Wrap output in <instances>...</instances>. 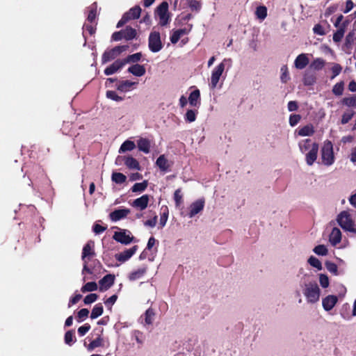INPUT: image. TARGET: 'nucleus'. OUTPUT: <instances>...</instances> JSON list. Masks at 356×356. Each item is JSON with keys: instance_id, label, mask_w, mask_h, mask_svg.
Wrapping results in <instances>:
<instances>
[{"instance_id": "2f4dec72", "label": "nucleus", "mask_w": 356, "mask_h": 356, "mask_svg": "<svg viewBox=\"0 0 356 356\" xmlns=\"http://www.w3.org/2000/svg\"><path fill=\"white\" fill-rule=\"evenodd\" d=\"M97 5L96 2L93 3L88 7L89 12H88L87 20L89 22L92 23L95 20L96 17H97Z\"/></svg>"}, {"instance_id": "774afa93", "label": "nucleus", "mask_w": 356, "mask_h": 356, "mask_svg": "<svg viewBox=\"0 0 356 356\" xmlns=\"http://www.w3.org/2000/svg\"><path fill=\"white\" fill-rule=\"evenodd\" d=\"M124 33H123V31L122 30L120 31H116V32H114L113 34H112V36H111V38L114 41H120L121 40L122 38H124V36H123Z\"/></svg>"}, {"instance_id": "393cba45", "label": "nucleus", "mask_w": 356, "mask_h": 356, "mask_svg": "<svg viewBox=\"0 0 356 356\" xmlns=\"http://www.w3.org/2000/svg\"><path fill=\"white\" fill-rule=\"evenodd\" d=\"M138 148L140 151L148 154L150 152V141L147 138H140L137 141Z\"/></svg>"}, {"instance_id": "cd10ccee", "label": "nucleus", "mask_w": 356, "mask_h": 356, "mask_svg": "<svg viewBox=\"0 0 356 356\" xmlns=\"http://www.w3.org/2000/svg\"><path fill=\"white\" fill-rule=\"evenodd\" d=\"M347 26V23L344 22L343 23L339 28L337 29V31L334 33L333 35V40L335 42H339L341 41L342 38H343L346 28Z\"/></svg>"}, {"instance_id": "f257e3e1", "label": "nucleus", "mask_w": 356, "mask_h": 356, "mask_svg": "<svg viewBox=\"0 0 356 356\" xmlns=\"http://www.w3.org/2000/svg\"><path fill=\"white\" fill-rule=\"evenodd\" d=\"M94 248L95 242L92 240L88 241L83 248L81 259L83 261V267L82 270V274H92V270L88 267V264L90 257H92L95 255Z\"/></svg>"}, {"instance_id": "473e14b6", "label": "nucleus", "mask_w": 356, "mask_h": 356, "mask_svg": "<svg viewBox=\"0 0 356 356\" xmlns=\"http://www.w3.org/2000/svg\"><path fill=\"white\" fill-rule=\"evenodd\" d=\"M148 186V181L144 180L140 183H136L131 188L133 193H141L146 190Z\"/></svg>"}, {"instance_id": "a18cd8bd", "label": "nucleus", "mask_w": 356, "mask_h": 356, "mask_svg": "<svg viewBox=\"0 0 356 356\" xmlns=\"http://www.w3.org/2000/svg\"><path fill=\"white\" fill-rule=\"evenodd\" d=\"M197 111L194 110H188L185 115V120L188 122H193L196 119V113Z\"/></svg>"}, {"instance_id": "f704fd0d", "label": "nucleus", "mask_w": 356, "mask_h": 356, "mask_svg": "<svg viewBox=\"0 0 356 356\" xmlns=\"http://www.w3.org/2000/svg\"><path fill=\"white\" fill-rule=\"evenodd\" d=\"M136 147V145L134 141L127 140H125L120 146L119 152H124L127 151H131Z\"/></svg>"}, {"instance_id": "412c9836", "label": "nucleus", "mask_w": 356, "mask_h": 356, "mask_svg": "<svg viewBox=\"0 0 356 356\" xmlns=\"http://www.w3.org/2000/svg\"><path fill=\"white\" fill-rule=\"evenodd\" d=\"M309 58L306 54H301L296 58L294 65L297 69L302 70L309 64Z\"/></svg>"}, {"instance_id": "bf43d9fd", "label": "nucleus", "mask_w": 356, "mask_h": 356, "mask_svg": "<svg viewBox=\"0 0 356 356\" xmlns=\"http://www.w3.org/2000/svg\"><path fill=\"white\" fill-rule=\"evenodd\" d=\"M319 282L323 288H327L329 286V279L326 275L321 274L319 277Z\"/></svg>"}, {"instance_id": "e2e57ef3", "label": "nucleus", "mask_w": 356, "mask_h": 356, "mask_svg": "<svg viewBox=\"0 0 356 356\" xmlns=\"http://www.w3.org/2000/svg\"><path fill=\"white\" fill-rule=\"evenodd\" d=\"M354 41V33L350 32L346 37L345 45L349 48Z\"/></svg>"}, {"instance_id": "ddd939ff", "label": "nucleus", "mask_w": 356, "mask_h": 356, "mask_svg": "<svg viewBox=\"0 0 356 356\" xmlns=\"http://www.w3.org/2000/svg\"><path fill=\"white\" fill-rule=\"evenodd\" d=\"M138 250V245H134L132 248L127 249L119 254H115V259L120 262H125L129 259Z\"/></svg>"}, {"instance_id": "72a5a7b5", "label": "nucleus", "mask_w": 356, "mask_h": 356, "mask_svg": "<svg viewBox=\"0 0 356 356\" xmlns=\"http://www.w3.org/2000/svg\"><path fill=\"white\" fill-rule=\"evenodd\" d=\"M104 312V307L102 303L96 304L93 309H92V312L90 314V318L92 319H95L100 316Z\"/></svg>"}, {"instance_id": "c756f323", "label": "nucleus", "mask_w": 356, "mask_h": 356, "mask_svg": "<svg viewBox=\"0 0 356 356\" xmlns=\"http://www.w3.org/2000/svg\"><path fill=\"white\" fill-rule=\"evenodd\" d=\"M146 271H147L146 267L138 268V270L131 272L129 275V280L130 281H134V280H138V279L141 278L145 274Z\"/></svg>"}, {"instance_id": "6ab92c4d", "label": "nucleus", "mask_w": 356, "mask_h": 356, "mask_svg": "<svg viewBox=\"0 0 356 356\" xmlns=\"http://www.w3.org/2000/svg\"><path fill=\"white\" fill-rule=\"evenodd\" d=\"M43 175V169L39 165H33L31 170L28 173V177L31 181L42 177Z\"/></svg>"}, {"instance_id": "dca6fc26", "label": "nucleus", "mask_w": 356, "mask_h": 356, "mask_svg": "<svg viewBox=\"0 0 356 356\" xmlns=\"http://www.w3.org/2000/svg\"><path fill=\"white\" fill-rule=\"evenodd\" d=\"M129 213L130 209H115L110 213L109 217L113 222H116L126 218Z\"/></svg>"}, {"instance_id": "a19ab883", "label": "nucleus", "mask_w": 356, "mask_h": 356, "mask_svg": "<svg viewBox=\"0 0 356 356\" xmlns=\"http://www.w3.org/2000/svg\"><path fill=\"white\" fill-rule=\"evenodd\" d=\"M255 13L259 19H264L267 16V8L264 6H258Z\"/></svg>"}, {"instance_id": "2eb2a0df", "label": "nucleus", "mask_w": 356, "mask_h": 356, "mask_svg": "<svg viewBox=\"0 0 356 356\" xmlns=\"http://www.w3.org/2000/svg\"><path fill=\"white\" fill-rule=\"evenodd\" d=\"M204 207V200H197V201L193 202L190 206V211L188 213V216L190 218H193L196 214L199 213L202 211Z\"/></svg>"}, {"instance_id": "680f3d73", "label": "nucleus", "mask_w": 356, "mask_h": 356, "mask_svg": "<svg viewBox=\"0 0 356 356\" xmlns=\"http://www.w3.org/2000/svg\"><path fill=\"white\" fill-rule=\"evenodd\" d=\"M107 229V227H104L99 224L95 223L92 227L93 232L97 234H101Z\"/></svg>"}, {"instance_id": "39448f33", "label": "nucleus", "mask_w": 356, "mask_h": 356, "mask_svg": "<svg viewBox=\"0 0 356 356\" xmlns=\"http://www.w3.org/2000/svg\"><path fill=\"white\" fill-rule=\"evenodd\" d=\"M148 47L149 50L153 53L159 52L163 49V44L161 42L159 32L152 31L149 33L148 38Z\"/></svg>"}, {"instance_id": "b1692460", "label": "nucleus", "mask_w": 356, "mask_h": 356, "mask_svg": "<svg viewBox=\"0 0 356 356\" xmlns=\"http://www.w3.org/2000/svg\"><path fill=\"white\" fill-rule=\"evenodd\" d=\"M127 71L136 76H142L146 72L145 67L143 65L139 64H134L130 66Z\"/></svg>"}, {"instance_id": "f8f14e48", "label": "nucleus", "mask_w": 356, "mask_h": 356, "mask_svg": "<svg viewBox=\"0 0 356 356\" xmlns=\"http://www.w3.org/2000/svg\"><path fill=\"white\" fill-rule=\"evenodd\" d=\"M149 196L147 194L134 200L131 205L140 211L145 209L149 204Z\"/></svg>"}, {"instance_id": "9b49d317", "label": "nucleus", "mask_w": 356, "mask_h": 356, "mask_svg": "<svg viewBox=\"0 0 356 356\" xmlns=\"http://www.w3.org/2000/svg\"><path fill=\"white\" fill-rule=\"evenodd\" d=\"M126 232L127 230L115 232L113 236V238L122 244H129L133 241L134 237L127 234Z\"/></svg>"}, {"instance_id": "a211bd4d", "label": "nucleus", "mask_w": 356, "mask_h": 356, "mask_svg": "<svg viewBox=\"0 0 356 356\" xmlns=\"http://www.w3.org/2000/svg\"><path fill=\"white\" fill-rule=\"evenodd\" d=\"M156 164L162 172H166L170 171L172 163L168 161L164 154L158 157Z\"/></svg>"}, {"instance_id": "c9c22d12", "label": "nucleus", "mask_w": 356, "mask_h": 356, "mask_svg": "<svg viewBox=\"0 0 356 356\" xmlns=\"http://www.w3.org/2000/svg\"><path fill=\"white\" fill-rule=\"evenodd\" d=\"M111 179L118 184H122L127 180V177L121 172H113Z\"/></svg>"}, {"instance_id": "ea45409f", "label": "nucleus", "mask_w": 356, "mask_h": 356, "mask_svg": "<svg viewBox=\"0 0 356 356\" xmlns=\"http://www.w3.org/2000/svg\"><path fill=\"white\" fill-rule=\"evenodd\" d=\"M142 54L140 52H138L131 55H129L126 58L123 59V61L125 62V65L129 63H137L141 59Z\"/></svg>"}, {"instance_id": "603ef678", "label": "nucleus", "mask_w": 356, "mask_h": 356, "mask_svg": "<svg viewBox=\"0 0 356 356\" xmlns=\"http://www.w3.org/2000/svg\"><path fill=\"white\" fill-rule=\"evenodd\" d=\"M174 200L177 207L180 206L182 203V195L181 194V189L178 188L175 191Z\"/></svg>"}, {"instance_id": "4c0bfd02", "label": "nucleus", "mask_w": 356, "mask_h": 356, "mask_svg": "<svg viewBox=\"0 0 356 356\" xmlns=\"http://www.w3.org/2000/svg\"><path fill=\"white\" fill-rule=\"evenodd\" d=\"M97 288H98V286L95 282H87L86 284H84L81 287V291L83 293L91 292V291H96L97 289Z\"/></svg>"}, {"instance_id": "37998d69", "label": "nucleus", "mask_w": 356, "mask_h": 356, "mask_svg": "<svg viewBox=\"0 0 356 356\" xmlns=\"http://www.w3.org/2000/svg\"><path fill=\"white\" fill-rule=\"evenodd\" d=\"M312 134V126L306 125L298 130V134L300 136H309Z\"/></svg>"}, {"instance_id": "6e6552de", "label": "nucleus", "mask_w": 356, "mask_h": 356, "mask_svg": "<svg viewBox=\"0 0 356 356\" xmlns=\"http://www.w3.org/2000/svg\"><path fill=\"white\" fill-rule=\"evenodd\" d=\"M299 147L302 153L306 154V161L309 165H312V140H302L299 143Z\"/></svg>"}, {"instance_id": "8fccbe9b", "label": "nucleus", "mask_w": 356, "mask_h": 356, "mask_svg": "<svg viewBox=\"0 0 356 356\" xmlns=\"http://www.w3.org/2000/svg\"><path fill=\"white\" fill-rule=\"evenodd\" d=\"M343 91V83L340 82L336 83L332 89V92L336 95H341Z\"/></svg>"}, {"instance_id": "338daca9", "label": "nucleus", "mask_w": 356, "mask_h": 356, "mask_svg": "<svg viewBox=\"0 0 356 356\" xmlns=\"http://www.w3.org/2000/svg\"><path fill=\"white\" fill-rule=\"evenodd\" d=\"M325 65L324 60L321 58H317L313 60V68L315 69H321Z\"/></svg>"}, {"instance_id": "0eeeda50", "label": "nucleus", "mask_w": 356, "mask_h": 356, "mask_svg": "<svg viewBox=\"0 0 356 356\" xmlns=\"http://www.w3.org/2000/svg\"><path fill=\"white\" fill-rule=\"evenodd\" d=\"M116 163L120 164L122 162L131 170H140L139 162L131 156H118L116 159Z\"/></svg>"}, {"instance_id": "de8ad7c7", "label": "nucleus", "mask_w": 356, "mask_h": 356, "mask_svg": "<svg viewBox=\"0 0 356 356\" xmlns=\"http://www.w3.org/2000/svg\"><path fill=\"white\" fill-rule=\"evenodd\" d=\"M98 297H99L98 295L96 293H90L84 298V299H83L84 304H86V305L91 304V303L95 302L97 300Z\"/></svg>"}, {"instance_id": "7c9ffc66", "label": "nucleus", "mask_w": 356, "mask_h": 356, "mask_svg": "<svg viewBox=\"0 0 356 356\" xmlns=\"http://www.w3.org/2000/svg\"><path fill=\"white\" fill-rule=\"evenodd\" d=\"M122 31L124 38L127 40H131L135 38L137 35L136 30L129 26H127Z\"/></svg>"}, {"instance_id": "4be33fe9", "label": "nucleus", "mask_w": 356, "mask_h": 356, "mask_svg": "<svg viewBox=\"0 0 356 356\" xmlns=\"http://www.w3.org/2000/svg\"><path fill=\"white\" fill-rule=\"evenodd\" d=\"M188 102L191 106L199 107L200 105V90L195 89L191 92L188 97Z\"/></svg>"}, {"instance_id": "9d476101", "label": "nucleus", "mask_w": 356, "mask_h": 356, "mask_svg": "<svg viewBox=\"0 0 356 356\" xmlns=\"http://www.w3.org/2000/svg\"><path fill=\"white\" fill-rule=\"evenodd\" d=\"M115 276L112 274H107L103 277L99 281V291H106L110 289L114 284Z\"/></svg>"}, {"instance_id": "a878e982", "label": "nucleus", "mask_w": 356, "mask_h": 356, "mask_svg": "<svg viewBox=\"0 0 356 356\" xmlns=\"http://www.w3.org/2000/svg\"><path fill=\"white\" fill-rule=\"evenodd\" d=\"M141 13V8L139 6H135L124 13L129 20L138 19Z\"/></svg>"}, {"instance_id": "e433bc0d", "label": "nucleus", "mask_w": 356, "mask_h": 356, "mask_svg": "<svg viewBox=\"0 0 356 356\" xmlns=\"http://www.w3.org/2000/svg\"><path fill=\"white\" fill-rule=\"evenodd\" d=\"M65 343L69 346H72L75 341L74 330H70L65 332L64 337Z\"/></svg>"}, {"instance_id": "4d7b16f0", "label": "nucleus", "mask_w": 356, "mask_h": 356, "mask_svg": "<svg viewBox=\"0 0 356 356\" xmlns=\"http://www.w3.org/2000/svg\"><path fill=\"white\" fill-rule=\"evenodd\" d=\"M90 325L89 323H85L83 325L78 328V334L82 337L84 336L90 330Z\"/></svg>"}, {"instance_id": "864d4df0", "label": "nucleus", "mask_w": 356, "mask_h": 356, "mask_svg": "<svg viewBox=\"0 0 356 356\" xmlns=\"http://www.w3.org/2000/svg\"><path fill=\"white\" fill-rule=\"evenodd\" d=\"M301 120V116L298 114H291L289 117V124L291 127L296 126Z\"/></svg>"}, {"instance_id": "69168bd1", "label": "nucleus", "mask_w": 356, "mask_h": 356, "mask_svg": "<svg viewBox=\"0 0 356 356\" xmlns=\"http://www.w3.org/2000/svg\"><path fill=\"white\" fill-rule=\"evenodd\" d=\"M282 73L281 75V80L283 83H286L289 79V73L287 72L286 66H283L281 69Z\"/></svg>"}, {"instance_id": "c03bdc74", "label": "nucleus", "mask_w": 356, "mask_h": 356, "mask_svg": "<svg viewBox=\"0 0 356 356\" xmlns=\"http://www.w3.org/2000/svg\"><path fill=\"white\" fill-rule=\"evenodd\" d=\"M313 251L318 255H326L327 254V248L324 245H318L316 246Z\"/></svg>"}, {"instance_id": "58836bf2", "label": "nucleus", "mask_w": 356, "mask_h": 356, "mask_svg": "<svg viewBox=\"0 0 356 356\" xmlns=\"http://www.w3.org/2000/svg\"><path fill=\"white\" fill-rule=\"evenodd\" d=\"M188 7L192 11L199 12L202 8V2L198 0H187Z\"/></svg>"}, {"instance_id": "423d86ee", "label": "nucleus", "mask_w": 356, "mask_h": 356, "mask_svg": "<svg viewBox=\"0 0 356 356\" xmlns=\"http://www.w3.org/2000/svg\"><path fill=\"white\" fill-rule=\"evenodd\" d=\"M322 163L325 165H331L334 161L332 145L330 142L326 143L321 149Z\"/></svg>"}, {"instance_id": "6e6d98bb", "label": "nucleus", "mask_w": 356, "mask_h": 356, "mask_svg": "<svg viewBox=\"0 0 356 356\" xmlns=\"http://www.w3.org/2000/svg\"><path fill=\"white\" fill-rule=\"evenodd\" d=\"M343 102L348 106H356V96L346 97L343 99Z\"/></svg>"}, {"instance_id": "bb28decb", "label": "nucleus", "mask_w": 356, "mask_h": 356, "mask_svg": "<svg viewBox=\"0 0 356 356\" xmlns=\"http://www.w3.org/2000/svg\"><path fill=\"white\" fill-rule=\"evenodd\" d=\"M136 82H132L128 80L118 81L117 85V89L121 92H127L131 90L134 85H136Z\"/></svg>"}, {"instance_id": "79ce46f5", "label": "nucleus", "mask_w": 356, "mask_h": 356, "mask_svg": "<svg viewBox=\"0 0 356 356\" xmlns=\"http://www.w3.org/2000/svg\"><path fill=\"white\" fill-rule=\"evenodd\" d=\"M106 96L107 98L112 99L115 102H121L124 99L122 97L118 95L116 92L113 90H108L106 91Z\"/></svg>"}, {"instance_id": "4468645a", "label": "nucleus", "mask_w": 356, "mask_h": 356, "mask_svg": "<svg viewBox=\"0 0 356 356\" xmlns=\"http://www.w3.org/2000/svg\"><path fill=\"white\" fill-rule=\"evenodd\" d=\"M124 65H125V62L123 60L118 59L104 70V74L107 76L113 74L122 69Z\"/></svg>"}, {"instance_id": "20e7f679", "label": "nucleus", "mask_w": 356, "mask_h": 356, "mask_svg": "<svg viewBox=\"0 0 356 356\" xmlns=\"http://www.w3.org/2000/svg\"><path fill=\"white\" fill-rule=\"evenodd\" d=\"M127 45L116 46L111 49L106 50L102 56V63H106L117 58L121 53L128 49Z\"/></svg>"}, {"instance_id": "49530a36", "label": "nucleus", "mask_w": 356, "mask_h": 356, "mask_svg": "<svg viewBox=\"0 0 356 356\" xmlns=\"http://www.w3.org/2000/svg\"><path fill=\"white\" fill-rule=\"evenodd\" d=\"M118 296L114 294L104 301V304L108 309L111 310L112 306L115 303Z\"/></svg>"}, {"instance_id": "5fc2aeb1", "label": "nucleus", "mask_w": 356, "mask_h": 356, "mask_svg": "<svg viewBox=\"0 0 356 356\" xmlns=\"http://www.w3.org/2000/svg\"><path fill=\"white\" fill-rule=\"evenodd\" d=\"M313 32L319 35H325L326 34L325 28L319 24L314 26L313 28Z\"/></svg>"}, {"instance_id": "13d9d810", "label": "nucleus", "mask_w": 356, "mask_h": 356, "mask_svg": "<svg viewBox=\"0 0 356 356\" xmlns=\"http://www.w3.org/2000/svg\"><path fill=\"white\" fill-rule=\"evenodd\" d=\"M145 323L148 325L152 324V318L154 316V312L152 309H149L145 312Z\"/></svg>"}, {"instance_id": "f03ea898", "label": "nucleus", "mask_w": 356, "mask_h": 356, "mask_svg": "<svg viewBox=\"0 0 356 356\" xmlns=\"http://www.w3.org/2000/svg\"><path fill=\"white\" fill-rule=\"evenodd\" d=\"M168 3L167 1H163L155 10V15L159 18V25L161 26H167L170 21V15L168 12Z\"/></svg>"}, {"instance_id": "7ed1b4c3", "label": "nucleus", "mask_w": 356, "mask_h": 356, "mask_svg": "<svg viewBox=\"0 0 356 356\" xmlns=\"http://www.w3.org/2000/svg\"><path fill=\"white\" fill-rule=\"evenodd\" d=\"M339 225L346 231L356 234V229L354 227V222L347 211H342L337 218Z\"/></svg>"}, {"instance_id": "1a4fd4ad", "label": "nucleus", "mask_w": 356, "mask_h": 356, "mask_svg": "<svg viewBox=\"0 0 356 356\" xmlns=\"http://www.w3.org/2000/svg\"><path fill=\"white\" fill-rule=\"evenodd\" d=\"M224 70H225V65L223 63H220L213 70L211 76V83H210V86L212 89H214L216 87Z\"/></svg>"}, {"instance_id": "aec40b11", "label": "nucleus", "mask_w": 356, "mask_h": 356, "mask_svg": "<svg viewBox=\"0 0 356 356\" xmlns=\"http://www.w3.org/2000/svg\"><path fill=\"white\" fill-rule=\"evenodd\" d=\"M338 299L335 296H327L325 298L323 299L322 305L325 311L331 310L334 305H336Z\"/></svg>"}, {"instance_id": "f3484780", "label": "nucleus", "mask_w": 356, "mask_h": 356, "mask_svg": "<svg viewBox=\"0 0 356 356\" xmlns=\"http://www.w3.org/2000/svg\"><path fill=\"white\" fill-rule=\"evenodd\" d=\"M104 332V329L102 328L99 330V333L97 334V338L92 340L88 346V350H92L98 347L104 346V340L102 337V334Z\"/></svg>"}, {"instance_id": "052dcab7", "label": "nucleus", "mask_w": 356, "mask_h": 356, "mask_svg": "<svg viewBox=\"0 0 356 356\" xmlns=\"http://www.w3.org/2000/svg\"><path fill=\"white\" fill-rule=\"evenodd\" d=\"M166 211H164L160 216V222L159 225L161 227H164L166 224L168 218V209H165Z\"/></svg>"}, {"instance_id": "09e8293b", "label": "nucleus", "mask_w": 356, "mask_h": 356, "mask_svg": "<svg viewBox=\"0 0 356 356\" xmlns=\"http://www.w3.org/2000/svg\"><path fill=\"white\" fill-rule=\"evenodd\" d=\"M89 310L88 309L83 308L80 309L77 313V318L79 322H81L86 318L88 316Z\"/></svg>"}, {"instance_id": "c85d7f7f", "label": "nucleus", "mask_w": 356, "mask_h": 356, "mask_svg": "<svg viewBox=\"0 0 356 356\" xmlns=\"http://www.w3.org/2000/svg\"><path fill=\"white\" fill-rule=\"evenodd\" d=\"M187 33L186 29H179L175 31L170 35V41L172 44H176L180 39V38Z\"/></svg>"}, {"instance_id": "0e129e2a", "label": "nucleus", "mask_w": 356, "mask_h": 356, "mask_svg": "<svg viewBox=\"0 0 356 356\" xmlns=\"http://www.w3.org/2000/svg\"><path fill=\"white\" fill-rule=\"evenodd\" d=\"M325 266L328 271L330 273L336 274L337 272V266L335 264L330 261H327L325 263Z\"/></svg>"}, {"instance_id": "5701e85b", "label": "nucleus", "mask_w": 356, "mask_h": 356, "mask_svg": "<svg viewBox=\"0 0 356 356\" xmlns=\"http://www.w3.org/2000/svg\"><path fill=\"white\" fill-rule=\"evenodd\" d=\"M341 240V232L337 227H334L330 234L329 241L330 243L335 246L340 243Z\"/></svg>"}, {"instance_id": "3c124183", "label": "nucleus", "mask_w": 356, "mask_h": 356, "mask_svg": "<svg viewBox=\"0 0 356 356\" xmlns=\"http://www.w3.org/2000/svg\"><path fill=\"white\" fill-rule=\"evenodd\" d=\"M354 114V112L352 111L344 113L341 118V124H345L348 123L352 119Z\"/></svg>"}]
</instances>
